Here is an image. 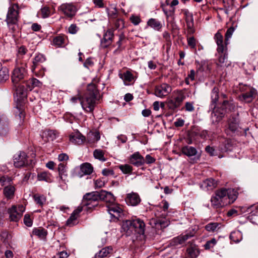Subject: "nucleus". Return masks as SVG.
Wrapping results in <instances>:
<instances>
[{
  "mask_svg": "<svg viewBox=\"0 0 258 258\" xmlns=\"http://www.w3.org/2000/svg\"><path fill=\"white\" fill-rule=\"evenodd\" d=\"M25 66L23 64L21 67L18 66L13 70L11 79L14 85H17L27 77V72Z\"/></svg>",
  "mask_w": 258,
  "mask_h": 258,
  "instance_id": "8",
  "label": "nucleus"
},
{
  "mask_svg": "<svg viewBox=\"0 0 258 258\" xmlns=\"http://www.w3.org/2000/svg\"><path fill=\"white\" fill-rule=\"evenodd\" d=\"M238 123L236 120L229 121L228 124V128L225 130V133L227 135H230L231 132L234 133L238 128Z\"/></svg>",
  "mask_w": 258,
  "mask_h": 258,
  "instance_id": "35",
  "label": "nucleus"
},
{
  "mask_svg": "<svg viewBox=\"0 0 258 258\" xmlns=\"http://www.w3.org/2000/svg\"><path fill=\"white\" fill-rule=\"evenodd\" d=\"M145 224L144 221L140 219L126 220L123 222L122 229L125 232L127 235H143L145 232Z\"/></svg>",
  "mask_w": 258,
  "mask_h": 258,
  "instance_id": "2",
  "label": "nucleus"
},
{
  "mask_svg": "<svg viewBox=\"0 0 258 258\" xmlns=\"http://www.w3.org/2000/svg\"><path fill=\"white\" fill-rule=\"evenodd\" d=\"M24 223L28 227H31L32 225L33 221L29 214H26L24 216Z\"/></svg>",
  "mask_w": 258,
  "mask_h": 258,
  "instance_id": "55",
  "label": "nucleus"
},
{
  "mask_svg": "<svg viewBox=\"0 0 258 258\" xmlns=\"http://www.w3.org/2000/svg\"><path fill=\"white\" fill-rule=\"evenodd\" d=\"M214 38L217 45V51L218 56V62L220 64L221 66H227L228 48L225 44L223 43V35L218 31L215 34Z\"/></svg>",
  "mask_w": 258,
  "mask_h": 258,
  "instance_id": "3",
  "label": "nucleus"
},
{
  "mask_svg": "<svg viewBox=\"0 0 258 258\" xmlns=\"http://www.w3.org/2000/svg\"><path fill=\"white\" fill-rule=\"evenodd\" d=\"M130 163L135 166L140 167L145 163V159L139 152H136L132 154L129 159Z\"/></svg>",
  "mask_w": 258,
  "mask_h": 258,
  "instance_id": "16",
  "label": "nucleus"
},
{
  "mask_svg": "<svg viewBox=\"0 0 258 258\" xmlns=\"http://www.w3.org/2000/svg\"><path fill=\"white\" fill-rule=\"evenodd\" d=\"M80 170L83 174L90 175L93 172V168L91 164L85 163L81 165Z\"/></svg>",
  "mask_w": 258,
  "mask_h": 258,
  "instance_id": "32",
  "label": "nucleus"
},
{
  "mask_svg": "<svg viewBox=\"0 0 258 258\" xmlns=\"http://www.w3.org/2000/svg\"><path fill=\"white\" fill-rule=\"evenodd\" d=\"M100 139V135L98 132H90L88 135V141L90 143H96Z\"/></svg>",
  "mask_w": 258,
  "mask_h": 258,
  "instance_id": "39",
  "label": "nucleus"
},
{
  "mask_svg": "<svg viewBox=\"0 0 258 258\" xmlns=\"http://www.w3.org/2000/svg\"><path fill=\"white\" fill-rule=\"evenodd\" d=\"M113 250L111 246H108L101 249L95 255V258H103L107 256Z\"/></svg>",
  "mask_w": 258,
  "mask_h": 258,
  "instance_id": "31",
  "label": "nucleus"
},
{
  "mask_svg": "<svg viewBox=\"0 0 258 258\" xmlns=\"http://www.w3.org/2000/svg\"><path fill=\"white\" fill-rule=\"evenodd\" d=\"M118 13L116 8H114L109 13L110 18L112 20L118 18Z\"/></svg>",
  "mask_w": 258,
  "mask_h": 258,
  "instance_id": "56",
  "label": "nucleus"
},
{
  "mask_svg": "<svg viewBox=\"0 0 258 258\" xmlns=\"http://www.w3.org/2000/svg\"><path fill=\"white\" fill-rule=\"evenodd\" d=\"M64 43V36L59 35L54 37L53 39V43L57 46H61Z\"/></svg>",
  "mask_w": 258,
  "mask_h": 258,
  "instance_id": "46",
  "label": "nucleus"
},
{
  "mask_svg": "<svg viewBox=\"0 0 258 258\" xmlns=\"http://www.w3.org/2000/svg\"><path fill=\"white\" fill-rule=\"evenodd\" d=\"M14 165L17 168L32 164V160H29L26 153L19 151L15 154L13 157Z\"/></svg>",
  "mask_w": 258,
  "mask_h": 258,
  "instance_id": "7",
  "label": "nucleus"
},
{
  "mask_svg": "<svg viewBox=\"0 0 258 258\" xmlns=\"http://www.w3.org/2000/svg\"><path fill=\"white\" fill-rule=\"evenodd\" d=\"M93 156L95 159L104 162L106 159L104 157V152L101 149H95L93 152Z\"/></svg>",
  "mask_w": 258,
  "mask_h": 258,
  "instance_id": "40",
  "label": "nucleus"
},
{
  "mask_svg": "<svg viewBox=\"0 0 258 258\" xmlns=\"http://www.w3.org/2000/svg\"><path fill=\"white\" fill-rule=\"evenodd\" d=\"M195 232L193 231L184 235H181L179 236L175 237L172 239V243L173 245H177L183 243L188 238L194 236Z\"/></svg>",
  "mask_w": 258,
  "mask_h": 258,
  "instance_id": "19",
  "label": "nucleus"
},
{
  "mask_svg": "<svg viewBox=\"0 0 258 258\" xmlns=\"http://www.w3.org/2000/svg\"><path fill=\"white\" fill-rule=\"evenodd\" d=\"M189 258H196L197 256L195 249L193 247H189L186 250Z\"/></svg>",
  "mask_w": 258,
  "mask_h": 258,
  "instance_id": "54",
  "label": "nucleus"
},
{
  "mask_svg": "<svg viewBox=\"0 0 258 258\" xmlns=\"http://www.w3.org/2000/svg\"><path fill=\"white\" fill-rule=\"evenodd\" d=\"M187 28V32L189 34H192L195 32L194 29V22L186 23Z\"/></svg>",
  "mask_w": 258,
  "mask_h": 258,
  "instance_id": "63",
  "label": "nucleus"
},
{
  "mask_svg": "<svg viewBox=\"0 0 258 258\" xmlns=\"http://www.w3.org/2000/svg\"><path fill=\"white\" fill-rule=\"evenodd\" d=\"M152 222L154 224L155 228L159 229L163 227H165L167 224L165 222L164 220L160 219H154Z\"/></svg>",
  "mask_w": 258,
  "mask_h": 258,
  "instance_id": "49",
  "label": "nucleus"
},
{
  "mask_svg": "<svg viewBox=\"0 0 258 258\" xmlns=\"http://www.w3.org/2000/svg\"><path fill=\"white\" fill-rule=\"evenodd\" d=\"M114 26V29L118 30H122L124 28V20L120 18H118L112 21Z\"/></svg>",
  "mask_w": 258,
  "mask_h": 258,
  "instance_id": "37",
  "label": "nucleus"
},
{
  "mask_svg": "<svg viewBox=\"0 0 258 258\" xmlns=\"http://www.w3.org/2000/svg\"><path fill=\"white\" fill-rule=\"evenodd\" d=\"M234 31V28L233 27H231L228 29L226 32L225 35V40L224 41H223V43H225L227 46L228 44V40L231 37Z\"/></svg>",
  "mask_w": 258,
  "mask_h": 258,
  "instance_id": "47",
  "label": "nucleus"
},
{
  "mask_svg": "<svg viewBox=\"0 0 258 258\" xmlns=\"http://www.w3.org/2000/svg\"><path fill=\"white\" fill-rule=\"evenodd\" d=\"M57 170L59 173V177L63 181H66L68 176L66 169V165L64 163H60L58 165Z\"/></svg>",
  "mask_w": 258,
  "mask_h": 258,
  "instance_id": "29",
  "label": "nucleus"
},
{
  "mask_svg": "<svg viewBox=\"0 0 258 258\" xmlns=\"http://www.w3.org/2000/svg\"><path fill=\"white\" fill-rule=\"evenodd\" d=\"M9 74L8 69L3 67L0 69V83L6 81L9 79Z\"/></svg>",
  "mask_w": 258,
  "mask_h": 258,
  "instance_id": "41",
  "label": "nucleus"
},
{
  "mask_svg": "<svg viewBox=\"0 0 258 258\" xmlns=\"http://www.w3.org/2000/svg\"><path fill=\"white\" fill-rule=\"evenodd\" d=\"M102 173L104 176H114V171L111 169L105 168L102 170Z\"/></svg>",
  "mask_w": 258,
  "mask_h": 258,
  "instance_id": "60",
  "label": "nucleus"
},
{
  "mask_svg": "<svg viewBox=\"0 0 258 258\" xmlns=\"http://www.w3.org/2000/svg\"><path fill=\"white\" fill-rule=\"evenodd\" d=\"M217 243L215 238H212L211 240L208 241L205 245V249H209L213 247Z\"/></svg>",
  "mask_w": 258,
  "mask_h": 258,
  "instance_id": "57",
  "label": "nucleus"
},
{
  "mask_svg": "<svg viewBox=\"0 0 258 258\" xmlns=\"http://www.w3.org/2000/svg\"><path fill=\"white\" fill-rule=\"evenodd\" d=\"M182 13L184 15L186 23L194 22L193 15L187 9L182 10Z\"/></svg>",
  "mask_w": 258,
  "mask_h": 258,
  "instance_id": "45",
  "label": "nucleus"
},
{
  "mask_svg": "<svg viewBox=\"0 0 258 258\" xmlns=\"http://www.w3.org/2000/svg\"><path fill=\"white\" fill-rule=\"evenodd\" d=\"M120 78L123 80L124 83L126 85L128 84L129 83L131 82L134 80V77L133 74L129 71H126L124 73Z\"/></svg>",
  "mask_w": 258,
  "mask_h": 258,
  "instance_id": "42",
  "label": "nucleus"
},
{
  "mask_svg": "<svg viewBox=\"0 0 258 258\" xmlns=\"http://www.w3.org/2000/svg\"><path fill=\"white\" fill-rule=\"evenodd\" d=\"M99 93L96 85L91 83L88 85L87 91L82 98L74 97L71 98L72 103L80 102L83 109L86 112H92L95 108Z\"/></svg>",
  "mask_w": 258,
  "mask_h": 258,
  "instance_id": "1",
  "label": "nucleus"
},
{
  "mask_svg": "<svg viewBox=\"0 0 258 258\" xmlns=\"http://www.w3.org/2000/svg\"><path fill=\"white\" fill-rule=\"evenodd\" d=\"M125 201L128 205L136 206L141 202V200L137 193L132 192L126 195Z\"/></svg>",
  "mask_w": 258,
  "mask_h": 258,
  "instance_id": "17",
  "label": "nucleus"
},
{
  "mask_svg": "<svg viewBox=\"0 0 258 258\" xmlns=\"http://www.w3.org/2000/svg\"><path fill=\"white\" fill-rule=\"evenodd\" d=\"M171 91V87L169 84L162 83L155 86L154 94L158 97L163 98L168 96Z\"/></svg>",
  "mask_w": 258,
  "mask_h": 258,
  "instance_id": "11",
  "label": "nucleus"
},
{
  "mask_svg": "<svg viewBox=\"0 0 258 258\" xmlns=\"http://www.w3.org/2000/svg\"><path fill=\"white\" fill-rule=\"evenodd\" d=\"M225 110L224 108H222L221 109H216L215 107H214V110L212 113V117H215L216 120L215 121L219 122L220 121L223 117L224 116L225 113Z\"/></svg>",
  "mask_w": 258,
  "mask_h": 258,
  "instance_id": "27",
  "label": "nucleus"
},
{
  "mask_svg": "<svg viewBox=\"0 0 258 258\" xmlns=\"http://www.w3.org/2000/svg\"><path fill=\"white\" fill-rule=\"evenodd\" d=\"M258 204L253 205L247 208V212L252 213V215H255L257 213Z\"/></svg>",
  "mask_w": 258,
  "mask_h": 258,
  "instance_id": "58",
  "label": "nucleus"
},
{
  "mask_svg": "<svg viewBox=\"0 0 258 258\" xmlns=\"http://www.w3.org/2000/svg\"><path fill=\"white\" fill-rule=\"evenodd\" d=\"M147 24L148 26L157 31H160L162 27V25L161 22L154 18H151L149 19Z\"/></svg>",
  "mask_w": 258,
  "mask_h": 258,
  "instance_id": "25",
  "label": "nucleus"
},
{
  "mask_svg": "<svg viewBox=\"0 0 258 258\" xmlns=\"http://www.w3.org/2000/svg\"><path fill=\"white\" fill-rule=\"evenodd\" d=\"M227 195L226 188H221L216 190L211 199L212 206L217 209L229 204V202L227 201Z\"/></svg>",
  "mask_w": 258,
  "mask_h": 258,
  "instance_id": "5",
  "label": "nucleus"
},
{
  "mask_svg": "<svg viewBox=\"0 0 258 258\" xmlns=\"http://www.w3.org/2000/svg\"><path fill=\"white\" fill-rule=\"evenodd\" d=\"M70 140L75 144L81 145L85 141V137L80 132H77L70 135Z\"/></svg>",
  "mask_w": 258,
  "mask_h": 258,
  "instance_id": "22",
  "label": "nucleus"
},
{
  "mask_svg": "<svg viewBox=\"0 0 258 258\" xmlns=\"http://www.w3.org/2000/svg\"><path fill=\"white\" fill-rule=\"evenodd\" d=\"M38 180L39 181H45L47 182L52 181L51 174L48 172H42L37 175Z\"/></svg>",
  "mask_w": 258,
  "mask_h": 258,
  "instance_id": "33",
  "label": "nucleus"
},
{
  "mask_svg": "<svg viewBox=\"0 0 258 258\" xmlns=\"http://www.w3.org/2000/svg\"><path fill=\"white\" fill-rule=\"evenodd\" d=\"M58 9L67 17L70 18H73L77 12L76 7L71 3L62 4L59 6Z\"/></svg>",
  "mask_w": 258,
  "mask_h": 258,
  "instance_id": "12",
  "label": "nucleus"
},
{
  "mask_svg": "<svg viewBox=\"0 0 258 258\" xmlns=\"http://www.w3.org/2000/svg\"><path fill=\"white\" fill-rule=\"evenodd\" d=\"M219 88L217 87H214L212 90L211 92V99H212V104L211 105L213 106V107H216V104L217 102L219 99Z\"/></svg>",
  "mask_w": 258,
  "mask_h": 258,
  "instance_id": "34",
  "label": "nucleus"
},
{
  "mask_svg": "<svg viewBox=\"0 0 258 258\" xmlns=\"http://www.w3.org/2000/svg\"><path fill=\"white\" fill-rule=\"evenodd\" d=\"M25 210V208L22 205H19L17 206H12L11 208L8 209L10 220L15 222L19 221Z\"/></svg>",
  "mask_w": 258,
  "mask_h": 258,
  "instance_id": "10",
  "label": "nucleus"
},
{
  "mask_svg": "<svg viewBox=\"0 0 258 258\" xmlns=\"http://www.w3.org/2000/svg\"><path fill=\"white\" fill-rule=\"evenodd\" d=\"M9 132V123L8 118L5 116L0 118V134L5 136Z\"/></svg>",
  "mask_w": 258,
  "mask_h": 258,
  "instance_id": "23",
  "label": "nucleus"
},
{
  "mask_svg": "<svg viewBox=\"0 0 258 258\" xmlns=\"http://www.w3.org/2000/svg\"><path fill=\"white\" fill-rule=\"evenodd\" d=\"M185 91L184 90H176L173 91L172 96L166 101L168 108L172 111H176L185 99Z\"/></svg>",
  "mask_w": 258,
  "mask_h": 258,
  "instance_id": "4",
  "label": "nucleus"
},
{
  "mask_svg": "<svg viewBox=\"0 0 258 258\" xmlns=\"http://www.w3.org/2000/svg\"><path fill=\"white\" fill-rule=\"evenodd\" d=\"M27 51V49H26V48L25 46H22L20 47L18 50L17 56H18V58L20 59V58L23 55H24L25 54H26Z\"/></svg>",
  "mask_w": 258,
  "mask_h": 258,
  "instance_id": "61",
  "label": "nucleus"
},
{
  "mask_svg": "<svg viewBox=\"0 0 258 258\" xmlns=\"http://www.w3.org/2000/svg\"><path fill=\"white\" fill-rule=\"evenodd\" d=\"M99 200L105 202L107 205L114 203L115 202V198L111 192L105 190H101L100 192Z\"/></svg>",
  "mask_w": 258,
  "mask_h": 258,
  "instance_id": "20",
  "label": "nucleus"
},
{
  "mask_svg": "<svg viewBox=\"0 0 258 258\" xmlns=\"http://www.w3.org/2000/svg\"><path fill=\"white\" fill-rule=\"evenodd\" d=\"M113 28L107 29L103 34V37L101 40V45L104 47H107L112 42L114 38Z\"/></svg>",
  "mask_w": 258,
  "mask_h": 258,
  "instance_id": "13",
  "label": "nucleus"
},
{
  "mask_svg": "<svg viewBox=\"0 0 258 258\" xmlns=\"http://www.w3.org/2000/svg\"><path fill=\"white\" fill-rule=\"evenodd\" d=\"M217 181L212 178L204 180L201 184V187L205 190H212L217 187Z\"/></svg>",
  "mask_w": 258,
  "mask_h": 258,
  "instance_id": "18",
  "label": "nucleus"
},
{
  "mask_svg": "<svg viewBox=\"0 0 258 258\" xmlns=\"http://www.w3.org/2000/svg\"><path fill=\"white\" fill-rule=\"evenodd\" d=\"M34 199L37 204L41 207L43 206L46 202V198L44 196L35 195L34 196Z\"/></svg>",
  "mask_w": 258,
  "mask_h": 258,
  "instance_id": "48",
  "label": "nucleus"
},
{
  "mask_svg": "<svg viewBox=\"0 0 258 258\" xmlns=\"http://www.w3.org/2000/svg\"><path fill=\"white\" fill-rule=\"evenodd\" d=\"M45 60V56L42 54L36 55L33 61V65L32 66V70H34L36 67L40 63L43 62Z\"/></svg>",
  "mask_w": 258,
  "mask_h": 258,
  "instance_id": "36",
  "label": "nucleus"
},
{
  "mask_svg": "<svg viewBox=\"0 0 258 258\" xmlns=\"http://www.w3.org/2000/svg\"><path fill=\"white\" fill-rule=\"evenodd\" d=\"M256 91L255 89L251 88L249 92L243 93L242 95V99L246 102L249 103L252 101L256 94Z\"/></svg>",
  "mask_w": 258,
  "mask_h": 258,
  "instance_id": "30",
  "label": "nucleus"
},
{
  "mask_svg": "<svg viewBox=\"0 0 258 258\" xmlns=\"http://www.w3.org/2000/svg\"><path fill=\"white\" fill-rule=\"evenodd\" d=\"M100 192L93 191L86 194L83 197L82 204L84 206H89L92 202L99 200Z\"/></svg>",
  "mask_w": 258,
  "mask_h": 258,
  "instance_id": "14",
  "label": "nucleus"
},
{
  "mask_svg": "<svg viewBox=\"0 0 258 258\" xmlns=\"http://www.w3.org/2000/svg\"><path fill=\"white\" fill-rule=\"evenodd\" d=\"M119 169L124 174L131 173L133 171V167L128 164L120 165Z\"/></svg>",
  "mask_w": 258,
  "mask_h": 258,
  "instance_id": "50",
  "label": "nucleus"
},
{
  "mask_svg": "<svg viewBox=\"0 0 258 258\" xmlns=\"http://www.w3.org/2000/svg\"><path fill=\"white\" fill-rule=\"evenodd\" d=\"M235 107V106L233 103L228 101H224L222 105V107L224 108L225 110L227 109L230 111L234 110Z\"/></svg>",
  "mask_w": 258,
  "mask_h": 258,
  "instance_id": "51",
  "label": "nucleus"
},
{
  "mask_svg": "<svg viewBox=\"0 0 258 258\" xmlns=\"http://www.w3.org/2000/svg\"><path fill=\"white\" fill-rule=\"evenodd\" d=\"M48 234L47 230L42 227L34 228L32 231L31 236L35 235L41 240H46Z\"/></svg>",
  "mask_w": 258,
  "mask_h": 258,
  "instance_id": "21",
  "label": "nucleus"
},
{
  "mask_svg": "<svg viewBox=\"0 0 258 258\" xmlns=\"http://www.w3.org/2000/svg\"><path fill=\"white\" fill-rule=\"evenodd\" d=\"M22 84L25 85V87L28 91H31L34 88L31 79L23 82Z\"/></svg>",
  "mask_w": 258,
  "mask_h": 258,
  "instance_id": "59",
  "label": "nucleus"
},
{
  "mask_svg": "<svg viewBox=\"0 0 258 258\" xmlns=\"http://www.w3.org/2000/svg\"><path fill=\"white\" fill-rule=\"evenodd\" d=\"M130 20L134 25H138L141 22L140 17L138 16H136L134 15H132L131 16Z\"/></svg>",
  "mask_w": 258,
  "mask_h": 258,
  "instance_id": "53",
  "label": "nucleus"
},
{
  "mask_svg": "<svg viewBox=\"0 0 258 258\" xmlns=\"http://www.w3.org/2000/svg\"><path fill=\"white\" fill-rule=\"evenodd\" d=\"M50 14V9L48 7H44L41 9V15L43 18H46L49 16Z\"/></svg>",
  "mask_w": 258,
  "mask_h": 258,
  "instance_id": "52",
  "label": "nucleus"
},
{
  "mask_svg": "<svg viewBox=\"0 0 258 258\" xmlns=\"http://www.w3.org/2000/svg\"><path fill=\"white\" fill-rule=\"evenodd\" d=\"M194 102H187L185 104V108L186 111L191 112L195 110Z\"/></svg>",
  "mask_w": 258,
  "mask_h": 258,
  "instance_id": "62",
  "label": "nucleus"
},
{
  "mask_svg": "<svg viewBox=\"0 0 258 258\" xmlns=\"http://www.w3.org/2000/svg\"><path fill=\"white\" fill-rule=\"evenodd\" d=\"M221 224L218 222H211L205 225V228L210 233L218 232L220 229Z\"/></svg>",
  "mask_w": 258,
  "mask_h": 258,
  "instance_id": "24",
  "label": "nucleus"
},
{
  "mask_svg": "<svg viewBox=\"0 0 258 258\" xmlns=\"http://www.w3.org/2000/svg\"><path fill=\"white\" fill-rule=\"evenodd\" d=\"M230 239L233 242L237 243L240 241L242 238V233L239 231H234L230 235Z\"/></svg>",
  "mask_w": 258,
  "mask_h": 258,
  "instance_id": "38",
  "label": "nucleus"
},
{
  "mask_svg": "<svg viewBox=\"0 0 258 258\" xmlns=\"http://www.w3.org/2000/svg\"><path fill=\"white\" fill-rule=\"evenodd\" d=\"M15 187L11 185L6 186L4 188V195L8 199H12L14 197Z\"/></svg>",
  "mask_w": 258,
  "mask_h": 258,
  "instance_id": "26",
  "label": "nucleus"
},
{
  "mask_svg": "<svg viewBox=\"0 0 258 258\" xmlns=\"http://www.w3.org/2000/svg\"><path fill=\"white\" fill-rule=\"evenodd\" d=\"M181 152L183 154L188 157L195 156L197 153V150L195 148L188 146L183 147L181 148Z\"/></svg>",
  "mask_w": 258,
  "mask_h": 258,
  "instance_id": "28",
  "label": "nucleus"
},
{
  "mask_svg": "<svg viewBox=\"0 0 258 258\" xmlns=\"http://www.w3.org/2000/svg\"><path fill=\"white\" fill-rule=\"evenodd\" d=\"M78 29L79 28L76 24H71L69 28L68 31L71 34H75L78 32Z\"/></svg>",
  "mask_w": 258,
  "mask_h": 258,
  "instance_id": "64",
  "label": "nucleus"
},
{
  "mask_svg": "<svg viewBox=\"0 0 258 258\" xmlns=\"http://www.w3.org/2000/svg\"><path fill=\"white\" fill-rule=\"evenodd\" d=\"M78 217L72 213L69 218L67 220L66 225L69 227H72L78 223Z\"/></svg>",
  "mask_w": 258,
  "mask_h": 258,
  "instance_id": "44",
  "label": "nucleus"
},
{
  "mask_svg": "<svg viewBox=\"0 0 258 258\" xmlns=\"http://www.w3.org/2000/svg\"><path fill=\"white\" fill-rule=\"evenodd\" d=\"M227 201L229 204L233 203L237 199V193L233 189H227Z\"/></svg>",
  "mask_w": 258,
  "mask_h": 258,
  "instance_id": "43",
  "label": "nucleus"
},
{
  "mask_svg": "<svg viewBox=\"0 0 258 258\" xmlns=\"http://www.w3.org/2000/svg\"><path fill=\"white\" fill-rule=\"evenodd\" d=\"M14 86L16 90V95L18 97L17 101L20 102H23L27 96L28 90L25 87V85L22 83L18 87L16 85H14Z\"/></svg>",
  "mask_w": 258,
  "mask_h": 258,
  "instance_id": "15",
  "label": "nucleus"
},
{
  "mask_svg": "<svg viewBox=\"0 0 258 258\" xmlns=\"http://www.w3.org/2000/svg\"><path fill=\"white\" fill-rule=\"evenodd\" d=\"M19 18V7L18 4L11 5L9 8L6 21L9 29L13 32L16 30Z\"/></svg>",
  "mask_w": 258,
  "mask_h": 258,
  "instance_id": "6",
  "label": "nucleus"
},
{
  "mask_svg": "<svg viewBox=\"0 0 258 258\" xmlns=\"http://www.w3.org/2000/svg\"><path fill=\"white\" fill-rule=\"evenodd\" d=\"M106 207L111 217L113 218L111 220L117 221L123 215L122 207L114 202L106 205Z\"/></svg>",
  "mask_w": 258,
  "mask_h": 258,
  "instance_id": "9",
  "label": "nucleus"
}]
</instances>
